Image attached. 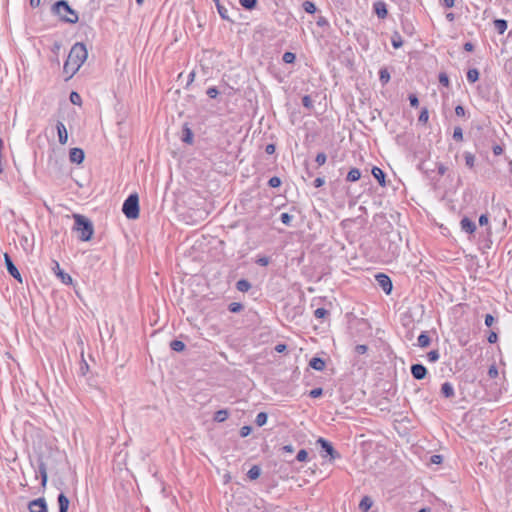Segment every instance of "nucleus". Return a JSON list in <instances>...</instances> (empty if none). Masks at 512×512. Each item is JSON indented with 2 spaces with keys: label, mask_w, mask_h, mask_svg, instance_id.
<instances>
[{
  "label": "nucleus",
  "mask_w": 512,
  "mask_h": 512,
  "mask_svg": "<svg viewBox=\"0 0 512 512\" xmlns=\"http://www.w3.org/2000/svg\"><path fill=\"white\" fill-rule=\"evenodd\" d=\"M88 52L86 46L83 43L77 42L75 43L67 57V60L64 63L63 70L65 74H68L69 77H72L82 66V64L87 59Z\"/></svg>",
  "instance_id": "1"
},
{
  "label": "nucleus",
  "mask_w": 512,
  "mask_h": 512,
  "mask_svg": "<svg viewBox=\"0 0 512 512\" xmlns=\"http://www.w3.org/2000/svg\"><path fill=\"white\" fill-rule=\"evenodd\" d=\"M73 218L75 220L73 229L78 233V238L81 241H89L94 233L92 222L80 214H74Z\"/></svg>",
  "instance_id": "2"
},
{
  "label": "nucleus",
  "mask_w": 512,
  "mask_h": 512,
  "mask_svg": "<svg viewBox=\"0 0 512 512\" xmlns=\"http://www.w3.org/2000/svg\"><path fill=\"white\" fill-rule=\"evenodd\" d=\"M53 11L57 15L61 16L65 22L74 24L78 21L77 13L69 6L68 2L65 0L57 1L53 5Z\"/></svg>",
  "instance_id": "3"
},
{
  "label": "nucleus",
  "mask_w": 512,
  "mask_h": 512,
  "mask_svg": "<svg viewBox=\"0 0 512 512\" xmlns=\"http://www.w3.org/2000/svg\"><path fill=\"white\" fill-rule=\"evenodd\" d=\"M122 212L128 219H137L139 217V197L136 193L130 194L124 201Z\"/></svg>",
  "instance_id": "4"
},
{
  "label": "nucleus",
  "mask_w": 512,
  "mask_h": 512,
  "mask_svg": "<svg viewBox=\"0 0 512 512\" xmlns=\"http://www.w3.org/2000/svg\"><path fill=\"white\" fill-rule=\"evenodd\" d=\"M375 278L379 287H381L386 294H390L393 287L391 279L383 273L377 274Z\"/></svg>",
  "instance_id": "5"
},
{
  "label": "nucleus",
  "mask_w": 512,
  "mask_h": 512,
  "mask_svg": "<svg viewBox=\"0 0 512 512\" xmlns=\"http://www.w3.org/2000/svg\"><path fill=\"white\" fill-rule=\"evenodd\" d=\"M317 444L321 446L322 450L325 451L331 459L340 457V454L333 448L332 444L324 438H319Z\"/></svg>",
  "instance_id": "6"
},
{
  "label": "nucleus",
  "mask_w": 512,
  "mask_h": 512,
  "mask_svg": "<svg viewBox=\"0 0 512 512\" xmlns=\"http://www.w3.org/2000/svg\"><path fill=\"white\" fill-rule=\"evenodd\" d=\"M4 260H5V265H6V268L9 272V274L13 278L17 279L19 282H22L21 275H20L18 269L16 268L11 257L7 253L4 254Z\"/></svg>",
  "instance_id": "7"
},
{
  "label": "nucleus",
  "mask_w": 512,
  "mask_h": 512,
  "mask_svg": "<svg viewBox=\"0 0 512 512\" xmlns=\"http://www.w3.org/2000/svg\"><path fill=\"white\" fill-rule=\"evenodd\" d=\"M30 512H48L47 504L44 498L32 500L28 505Z\"/></svg>",
  "instance_id": "8"
},
{
  "label": "nucleus",
  "mask_w": 512,
  "mask_h": 512,
  "mask_svg": "<svg viewBox=\"0 0 512 512\" xmlns=\"http://www.w3.org/2000/svg\"><path fill=\"white\" fill-rule=\"evenodd\" d=\"M411 374L412 376L417 379V380H421V379H424L427 375V369L424 365L422 364H413L411 366Z\"/></svg>",
  "instance_id": "9"
},
{
  "label": "nucleus",
  "mask_w": 512,
  "mask_h": 512,
  "mask_svg": "<svg viewBox=\"0 0 512 512\" xmlns=\"http://www.w3.org/2000/svg\"><path fill=\"white\" fill-rule=\"evenodd\" d=\"M58 141L60 144L65 145L68 141V132L63 122L58 121L56 124Z\"/></svg>",
  "instance_id": "10"
},
{
  "label": "nucleus",
  "mask_w": 512,
  "mask_h": 512,
  "mask_svg": "<svg viewBox=\"0 0 512 512\" xmlns=\"http://www.w3.org/2000/svg\"><path fill=\"white\" fill-rule=\"evenodd\" d=\"M84 151L81 148H72L69 153V159L72 163L81 164L84 160Z\"/></svg>",
  "instance_id": "11"
},
{
  "label": "nucleus",
  "mask_w": 512,
  "mask_h": 512,
  "mask_svg": "<svg viewBox=\"0 0 512 512\" xmlns=\"http://www.w3.org/2000/svg\"><path fill=\"white\" fill-rule=\"evenodd\" d=\"M373 7H374L375 13L377 14V16L379 18L384 19L387 16L388 11L386 8V4L384 2H382V1L375 2Z\"/></svg>",
  "instance_id": "12"
},
{
  "label": "nucleus",
  "mask_w": 512,
  "mask_h": 512,
  "mask_svg": "<svg viewBox=\"0 0 512 512\" xmlns=\"http://www.w3.org/2000/svg\"><path fill=\"white\" fill-rule=\"evenodd\" d=\"M59 512H68L70 501L64 493H60L57 497Z\"/></svg>",
  "instance_id": "13"
},
{
  "label": "nucleus",
  "mask_w": 512,
  "mask_h": 512,
  "mask_svg": "<svg viewBox=\"0 0 512 512\" xmlns=\"http://www.w3.org/2000/svg\"><path fill=\"white\" fill-rule=\"evenodd\" d=\"M460 225L462 230H464L467 233H473L476 230V225L474 222H472L469 218L464 217L460 221Z\"/></svg>",
  "instance_id": "14"
},
{
  "label": "nucleus",
  "mask_w": 512,
  "mask_h": 512,
  "mask_svg": "<svg viewBox=\"0 0 512 512\" xmlns=\"http://www.w3.org/2000/svg\"><path fill=\"white\" fill-rule=\"evenodd\" d=\"M309 366L317 371H323L326 364L322 358L313 357L309 362Z\"/></svg>",
  "instance_id": "15"
},
{
  "label": "nucleus",
  "mask_w": 512,
  "mask_h": 512,
  "mask_svg": "<svg viewBox=\"0 0 512 512\" xmlns=\"http://www.w3.org/2000/svg\"><path fill=\"white\" fill-rule=\"evenodd\" d=\"M441 394L445 398H452V397H454L455 393H454V388H453L452 384L449 383V382L443 383L442 386H441Z\"/></svg>",
  "instance_id": "16"
},
{
  "label": "nucleus",
  "mask_w": 512,
  "mask_h": 512,
  "mask_svg": "<svg viewBox=\"0 0 512 512\" xmlns=\"http://www.w3.org/2000/svg\"><path fill=\"white\" fill-rule=\"evenodd\" d=\"M216 5V8H217V11L220 15V17L223 19V20H226V21H229L231 23H233L234 21L229 17L228 15V9L226 7H224L220 1L216 2L215 3Z\"/></svg>",
  "instance_id": "17"
},
{
  "label": "nucleus",
  "mask_w": 512,
  "mask_h": 512,
  "mask_svg": "<svg viewBox=\"0 0 512 512\" xmlns=\"http://www.w3.org/2000/svg\"><path fill=\"white\" fill-rule=\"evenodd\" d=\"M372 175L379 182L381 186H385V173L379 167H373Z\"/></svg>",
  "instance_id": "18"
},
{
  "label": "nucleus",
  "mask_w": 512,
  "mask_h": 512,
  "mask_svg": "<svg viewBox=\"0 0 512 512\" xmlns=\"http://www.w3.org/2000/svg\"><path fill=\"white\" fill-rule=\"evenodd\" d=\"M55 266L58 270L57 272V276L61 279V281L64 283V284H71L72 283V277L65 273L64 271H62L59 267V263L58 262H55Z\"/></svg>",
  "instance_id": "19"
},
{
  "label": "nucleus",
  "mask_w": 512,
  "mask_h": 512,
  "mask_svg": "<svg viewBox=\"0 0 512 512\" xmlns=\"http://www.w3.org/2000/svg\"><path fill=\"white\" fill-rule=\"evenodd\" d=\"M373 505V501L370 497L364 496L359 503V509L362 512H367Z\"/></svg>",
  "instance_id": "20"
},
{
  "label": "nucleus",
  "mask_w": 512,
  "mask_h": 512,
  "mask_svg": "<svg viewBox=\"0 0 512 512\" xmlns=\"http://www.w3.org/2000/svg\"><path fill=\"white\" fill-rule=\"evenodd\" d=\"M38 472H39V474H40V476H41V485H42L43 487H45V486H46V484H47L48 476H47V469H46V465H45V463H44V462H41V463L39 464Z\"/></svg>",
  "instance_id": "21"
},
{
  "label": "nucleus",
  "mask_w": 512,
  "mask_h": 512,
  "mask_svg": "<svg viewBox=\"0 0 512 512\" xmlns=\"http://www.w3.org/2000/svg\"><path fill=\"white\" fill-rule=\"evenodd\" d=\"M182 141L187 144L193 143V132L187 125H185L183 128Z\"/></svg>",
  "instance_id": "22"
},
{
  "label": "nucleus",
  "mask_w": 512,
  "mask_h": 512,
  "mask_svg": "<svg viewBox=\"0 0 512 512\" xmlns=\"http://www.w3.org/2000/svg\"><path fill=\"white\" fill-rule=\"evenodd\" d=\"M361 177V172L358 168H352L348 174H347V177H346V180L348 182H355L357 180H359Z\"/></svg>",
  "instance_id": "23"
},
{
  "label": "nucleus",
  "mask_w": 512,
  "mask_h": 512,
  "mask_svg": "<svg viewBox=\"0 0 512 512\" xmlns=\"http://www.w3.org/2000/svg\"><path fill=\"white\" fill-rule=\"evenodd\" d=\"M494 27L499 34H503L507 30L508 24L504 19H497L494 21Z\"/></svg>",
  "instance_id": "24"
},
{
  "label": "nucleus",
  "mask_w": 512,
  "mask_h": 512,
  "mask_svg": "<svg viewBox=\"0 0 512 512\" xmlns=\"http://www.w3.org/2000/svg\"><path fill=\"white\" fill-rule=\"evenodd\" d=\"M431 339L426 332H422L418 337V345L422 348L430 345Z\"/></svg>",
  "instance_id": "25"
},
{
  "label": "nucleus",
  "mask_w": 512,
  "mask_h": 512,
  "mask_svg": "<svg viewBox=\"0 0 512 512\" xmlns=\"http://www.w3.org/2000/svg\"><path fill=\"white\" fill-rule=\"evenodd\" d=\"M260 475H261V469L257 465L252 466L247 473L248 478L251 480H256L257 478L260 477Z\"/></svg>",
  "instance_id": "26"
},
{
  "label": "nucleus",
  "mask_w": 512,
  "mask_h": 512,
  "mask_svg": "<svg viewBox=\"0 0 512 512\" xmlns=\"http://www.w3.org/2000/svg\"><path fill=\"white\" fill-rule=\"evenodd\" d=\"M236 288L240 292H247L251 288V284L249 281L245 279H241L236 283Z\"/></svg>",
  "instance_id": "27"
},
{
  "label": "nucleus",
  "mask_w": 512,
  "mask_h": 512,
  "mask_svg": "<svg viewBox=\"0 0 512 512\" xmlns=\"http://www.w3.org/2000/svg\"><path fill=\"white\" fill-rule=\"evenodd\" d=\"M185 347H186L185 343L180 340H173L170 342V348L173 351L182 352L185 349Z\"/></svg>",
  "instance_id": "28"
},
{
  "label": "nucleus",
  "mask_w": 512,
  "mask_h": 512,
  "mask_svg": "<svg viewBox=\"0 0 512 512\" xmlns=\"http://www.w3.org/2000/svg\"><path fill=\"white\" fill-rule=\"evenodd\" d=\"M240 5L247 9V10H253L256 8L258 1L257 0H239Z\"/></svg>",
  "instance_id": "29"
},
{
  "label": "nucleus",
  "mask_w": 512,
  "mask_h": 512,
  "mask_svg": "<svg viewBox=\"0 0 512 512\" xmlns=\"http://www.w3.org/2000/svg\"><path fill=\"white\" fill-rule=\"evenodd\" d=\"M479 79V71L476 68L469 69L467 72V80L471 83Z\"/></svg>",
  "instance_id": "30"
},
{
  "label": "nucleus",
  "mask_w": 512,
  "mask_h": 512,
  "mask_svg": "<svg viewBox=\"0 0 512 512\" xmlns=\"http://www.w3.org/2000/svg\"><path fill=\"white\" fill-rule=\"evenodd\" d=\"M379 79L383 85L389 82L390 80V73L386 68H382L379 71Z\"/></svg>",
  "instance_id": "31"
},
{
  "label": "nucleus",
  "mask_w": 512,
  "mask_h": 512,
  "mask_svg": "<svg viewBox=\"0 0 512 512\" xmlns=\"http://www.w3.org/2000/svg\"><path fill=\"white\" fill-rule=\"evenodd\" d=\"M228 418L227 410H218L214 415V420L216 422H224Z\"/></svg>",
  "instance_id": "32"
},
{
  "label": "nucleus",
  "mask_w": 512,
  "mask_h": 512,
  "mask_svg": "<svg viewBox=\"0 0 512 512\" xmlns=\"http://www.w3.org/2000/svg\"><path fill=\"white\" fill-rule=\"evenodd\" d=\"M267 418L268 416L265 412H260L256 416L255 423L257 424V426L261 427L266 424Z\"/></svg>",
  "instance_id": "33"
},
{
  "label": "nucleus",
  "mask_w": 512,
  "mask_h": 512,
  "mask_svg": "<svg viewBox=\"0 0 512 512\" xmlns=\"http://www.w3.org/2000/svg\"><path fill=\"white\" fill-rule=\"evenodd\" d=\"M464 158L466 166L473 168L475 163V156L470 152H465Z\"/></svg>",
  "instance_id": "34"
},
{
  "label": "nucleus",
  "mask_w": 512,
  "mask_h": 512,
  "mask_svg": "<svg viewBox=\"0 0 512 512\" xmlns=\"http://www.w3.org/2000/svg\"><path fill=\"white\" fill-rule=\"evenodd\" d=\"M392 46L396 49L400 48L403 45V41L401 36L398 33H395L391 38Z\"/></svg>",
  "instance_id": "35"
},
{
  "label": "nucleus",
  "mask_w": 512,
  "mask_h": 512,
  "mask_svg": "<svg viewBox=\"0 0 512 512\" xmlns=\"http://www.w3.org/2000/svg\"><path fill=\"white\" fill-rule=\"evenodd\" d=\"M302 6L304 11L307 13L313 14L316 12V6L313 2L305 1Z\"/></svg>",
  "instance_id": "36"
},
{
  "label": "nucleus",
  "mask_w": 512,
  "mask_h": 512,
  "mask_svg": "<svg viewBox=\"0 0 512 512\" xmlns=\"http://www.w3.org/2000/svg\"><path fill=\"white\" fill-rule=\"evenodd\" d=\"M295 59L296 55L292 52H285L282 57V60L287 64L294 63Z\"/></svg>",
  "instance_id": "37"
},
{
  "label": "nucleus",
  "mask_w": 512,
  "mask_h": 512,
  "mask_svg": "<svg viewBox=\"0 0 512 512\" xmlns=\"http://www.w3.org/2000/svg\"><path fill=\"white\" fill-rule=\"evenodd\" d=\"M228 309L232 313H238L243 309V305L238 302H232L229 304Z\"/></svg>",
  "instance_id": "38"
},
{
  "label": "nucleus",
  "mask_w": 512,
  "mask_h": 512,
  "mask_svg": "<svg viewBox=\"0 0 512 512\" xmlns=\"http://www.w3.org/2000/svg\"><path fill=\"white\" fill-rule=\"evenodd\" d=\"M329 314L328 310H326L325 308H317L315 311H314V316L317 318V319H323L325 318L327 315Z\"/></svg>",
  "instance_id": "39"
},
{
  "label": "nucleus",
  "mask_w": 512,
  "mask_h": 512,
  "mask_svg": "<svg viewBox=\"0 0 512 512\" xmlns=\"http://www.w3.org/2000/svg\"><path fill=\"white\" fill-rule=\"evenodd\" d=\"M70 101L74 105H81L82 99H81V96L77 92L73 91L70 93Z\"/></svg>",
  "instance_id": "40"
},
{
  "label": "nucleus",
  "mask_w": 512,
  "mask_h": 512,
  "mask_svg": "<svg viewBox=\"0 0 512 512\" xmlns=\"http://www.w3.org/2000/svg\"><path fill=\"white\" fill-rule=\"evenodd\" d=\"M453 139L456 141L463 140V131L461 127H455L453 132Z\"/></svg>",
  "instance_id": "41"
},
{
  "label": "nucleus",
  "mask_w": 512,
  "mask_h": 512,
  "mask_svg": "<svg viewBox=\"0 0 512 512\" xmlns=\"http://www.w3.org/2000/svg\"><path fill=\"white\" fill-rule=\"evenodd\" d=\"M326 160H327V156H326V154L324 152L318 153L317 156H316V159H315V161L317 162V164L319 166L324 165Z\"/></svg>",
  "instance_id": "42"
},
{
  "label": "nucleus",
  "mask_w": 512,
  "mask_h": 512,
  "mask_svg": "<svg viewBox=\"0 0 512 512\" xmlns=\"http://www.w3.org/2000/svg\"><path fill=\"white\" fill-rule=\"evenodd\" d=\"M268 184L270 187L277 188L281 185V179L279 177H272L269 179Z\"/></svg>",
  "instance_id": "43"
},
{
  "label": "nucleus",
  "mask_w": 512,
  "mask_h": 512,
  "mask_svg": "<svg viewBox=\"0 0 512 512\" xmlns=\"http://www.w3.org/2000/svg\"><path fill=\"white\" fill-rule=\"evenodd\" d=\"M439 83L445 87L449 86V78L446 73H440L439 74Z\"/></svg>",
  "instance_id": "44"
},
{
  "label": "nucleus",
  "mask_w": 512,
  "mask_h": 512,
  "mask_svg": "<svg viewBox=\"0 0 512 512\" xmlns=\"http://www.w3.org/2000/svg\"><path fill=\"white\" fill-rule=\"evenodd\" d=\"M428 360L431 362H435L439 359L440 355L438 350H432L427 354Z\"/></svg>",
  "instance_id": "45"
},
{
  "label": "nucleus",
  "mask_w": 512,
  "mask_h": 512,
  "mask_svg": "<svg viewBox=\"0 0 512 512\" xmlns=\"http://www.w3.org/2000/svg\"><path fill=\"white\" fill-rule=\"evenodd\" d=\"M308 457V453L305 449H301L298 451L297 453V456H296V459L299 461V462H303L307 459Z\"/></svg>",
  "instance_id": "46"
},
{
  "label": "nucleus",
  "mask_w": 512,
  "mask_h": 512,
  "mask_svg": "<svg viewBox=\"0 0 512 512\" xmlns=\"http://www.w3.org/2000/svg\"><path fill=\"white\" fill-rule=\"evenodd\" d=\"M292 216L288 213H282L281 216H280V220L283 224L285 225H290L291 221H292Z\"/></svg>",
  "instance_id": "47"
},
{
  "label": "nucleus",
  "mask_w": 512,
  "mask_h": 512,
  "mask_svg": "<svg viewBox=\"0 0 512 512\" xmlns=\"http://www.w3.org/2000/svg\"><path fill=\"white\" fill-rule=\"evenodd\" d=\"M428 119H429L428 110L426 108H424L421 111L418 120H419V122L426 123L428 121Z\"/></svg>",
  "instance_id": "48"
},
{
  "label": "nucleus",
  "mask_w": 512,
  "mask_h": 512,
  "mask_svg": "<svg viewBox=\"0 0 512 512\" xmlns=\"http://www.w3.org/2000/svg\"><path fill=\"white\" fill-rule=\"evenodd\" d=\"M488 376L492 379L496 378L498 376V369L496 365H491L488 369Z\"/></svg>",
  "instance_id": "49"
},
{
  "label": "nucleus",
  "mask_w": 512,
  "mask_h": 512,
  "mask_svg": "<svg viewBox=\"0 0 512 512\" xmlns=\"http://www.w3.org/2000/svg\"><path fill=\"white\" fill-rule=\"evenodd\" d=\"M323 394L322 388H314L309 392V396L312 398H318Z\"/></svg>",
  "instance_id": "50"
},
{
  "label": "nucleus",
  "mask_w": 512,
  "mask_h": 512,
  "mask_svg": "<svg viewBox=\"0 0 512 512\" xmlns=\"http://www.w3.org/2000/svg\"><path fill=\"white\" fill-rule=\"evenodd\" d=\"M206 93L210 98H216L217 95L219 94V91L216 87H210L208 88Z\"/></svg>",
  "instance_id": "51"
},
{
  "label": "nucleus",
  "mask_w": 512,
  "mask_h": 512,
  "mask_svg": "<svg viewBox=\"0 0 512 512\" xmlns=\"http://www.w3.org/2000/svg\"><path fill=\"white\" fill-rule=\"evenodd\" d=\"M409 101H410V105L412 107H415V108L418 107L419 100H418V98H417V96L415 94H410L409 95Z\"/></svg>",
  "instance_id": "52"
},
{
  "label": "nucleus",
  "mask_w": 512,
  "mask_h": 512,
  "mask_svg": "<svg viewBox=\"0 0 512 512\" xmlns=\"http://www.w3.org/2000/svg\"><path fill=\"white\" fill-rule=\"evenodd\" d=\"M368 351V347L366 345L360 344L355 347V352L357 354H365Z\"/></svg>",
  "instance_id": "53"
},
{
  "label": "nucleus",
  "mask_w": 512,
  "mask_h": 512,
  "mask_svg": "<svg viewBox=\"0 0 512 512\" xmlns=\"http://www.w3.org/2000/svg\"><path fill=\"white\" fill-rule=\"evenodd\" d=\"M252 428L250 426H243L240 429V436L247 437L251 433Z\"/></svg>",
  "instance_id": "54"
},
{
  "label": "nucleus",
  "mask_w": 512,
  "mask_h": 512,
  "mask_svg": "<svg viewBox=\"0 0 512 512\" xmlns=\"http://www.w3.org/2000/svg\"><path fill=\"white\" fill-rule=\"evenodd\" d=\"M256 263L260 266H267L270 263V259L268 257H260L256 260Z\"/></svg>",
  "instance_id": "55"
},
{
  "label": "nucleus",
  "mask_w": 512,
  "mask_h": 512,
  "mask_svg": "<svg viewBox=\"0 0 512 512\" xmlns=\"http://www.w3.org/2000/svg\"><path fill=\"white\" fill-rule=\"evenodd\" d=\"M495 322V318L491 314H486L485 325L491 327Z\"/></svg>",
  "instance_id": "56"
},
{
  "label": "nucleus",
  "mask_w": 512,
  "mask_h": 512,
  "mask_svg": "<svg viewBox=\"0 0 512 512\" xmlns=\"http://www.w3.org/2000/svg\"><path fill=\"white\" fill-rule=\"evenodd\" d=\"M487 340L489 343L493 344L496 343L498 340V335L494 331H491L490 334L487 337Z\"/></svg>",
  "instance_id": "57"
},
{
  "label": "nucleus",
  "mask_w": 512,
  "mask_h": 512,
  "mask_svg": "<svg viewBox=\"0 0 512 512\" xmlns=\"http://www.w3.org/2000/svg\"><path fill=\"white\" fill-rule=\"evenodd\" d=\"M455 114L459 117L465 116V108L461 105L455 107Z\"/></svg>",
  "instance_id": "58"
},
{
  "label": "nucleus",
  "mask_w": 512,
  "mask_h": 512,
  "mask_svg": "<svg viewBox=\"0 0 512 512\" xmlns=\"http://www.w3.org/2000/svg\"><path fill=\"white\" fill-rule=\"evenodd\" d=\"M488 223H489L488 216L486 214H482L479 217V224H480V226H487Z\"/></svg>",
  "instance_id": "59"
},
{
  "label": "nucleus",
  "mask_w": 512,
  "mask_h": 512,
  "mask_svg": "<svg viewBox=\"0 0 512 512\" xmlns=\"http://www.w3.org/2000/svg\"><path fill=\"white\" fill-rule=\"evenodd\" d=\"M302 104L303 106L307 107V108H310L312 107V101H311V98L306 95L302 98Z\"/></svg>",
  "instance_id": "60"
},
{
  "label": "nucleus",
  "mask_w": 512,
  "mask_h": 512,
  "mask_svg": "<svg viewBox=\"0 0 512 512\" xmlns=\"http://www.w3.org/2000/svg\"><path fill=\"white\" fill-rule=\"evenodd\" d=\"M431 463L433 464H440L443 460V457L441 455H433L431 456Z\"/></svg>",
  "instance_id": "61"
},
{
  "label": "nucleus",
  "mask_w": 512,
  "mask_h": 512,
  "mask_svg": "<svg viewBox=\"0 0 512 512\" xmlns=\"http://www.w3.org/2000/svg\"><path fill=\"white\" fill-rule=\"evenodd\" d=\"M324 183H325V180H324V178H321V177H318V178H316V179L314 180V186H315L316 188H319V187L323 186V185H324Z\"/></svg>",
  "instance_id": "62"
},
{
  "label": "nucleus",
  "mask_w": 512,
  "mask_h": 512,
  "mask_svg": "<svg viewBox=\"0 0 512 512\" xmlns=\"http://www.w3.org/2000/svg\"><path fill=\"white\" fill-rule=\"evenodd\" d=\"M493 153L497 156L501 155L503 153V148L500 145H495L493 147Z\"/></svg>",
  "instance_id": "63"
},
{
  "label": "nucleus",
  "mask_w": 512,
  "mask_h": 512,
  "mask_svg": "<svg viewBox=\"0 0 512 512\" xmlns=\"http://www.w3.org/2000/svg\"><path fill=\"white\" fill-rule=\"evenodd\" d=\"M265 152L267 154H273L275 152V145L273 144H268L265 148Z\"/></svg>",
  "instance_id": "64"
}]
</instances>
